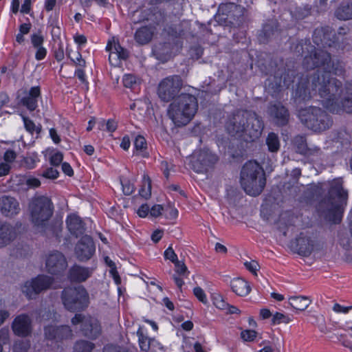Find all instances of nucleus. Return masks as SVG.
Masks as SVG:
<instances>
[{
  "label": "nucleus",
  "instance_id": "1",
  "mask_svg": "<svg viewBox=\"0 0 352 352\" xmlns=\"http://www.w3.org/2000/svg\"><path fill=\"white\" fill-rule=\"evenodd\" d=\"M345 72L342 61L332 60L326 66L325 71L316 69L311 74L312 88L318 91V95L324 99L323 106L331 113L342 115L352 113V90L351 93L342 94V82L331 74L342 76Z\"/></svg>",
  "mask_w": 352,
  "mask_h": 352
},
{
  "label": "nucleus",
  "instance_id": "2",
  "mask_svg": "<svg viewBox=\"0 0 352 352\" xmlns=\"http://www.w3.org/2000/svg\"><path fill=\"white\" fill-rule=\"evenodd\" d=\"M306 194L310 199L318 201L316 209L325 219L334 223L341 221L348 199L342 178L311 184Z\"/></svg>",
  "mask_w": 352,
  "mask_h": 352
},
{
  "label": "nucleus",
  "instance_id": "3",
  "mask_svg": "<svg viewBox=\"0 0 352 352\" xmlns=\"http://www.w3.org/2000/svg\"><path fill=\"white\" fill-rule=\"evenodd\" d=\"M226 129L230 136L252 142L262 134L264 123L255 111L237 109L228 118Z\"/></svg>",
  "mask_w": 352,
  "mask_h": 352
},
{
  "label": "nucleus",
  "instance_id": "4",
  "mask_svg": "<svg viewBox=\"0 0 352 352\" xmlns=\"http://www.w3.org/2000/svg\"><path fill=\"white\" fill-rule=\"evenodd\" d=\"M197 110V98L192 94L182 93L169 105L168 113L174 124L181 126L188 124Z\"/></svg>",
  "mask_w": 352,
  "mask_h": 352
},
{
  "label": "nucleus",
  "instance_id": "5",
  "mask_svg": "<svg viewBox=\"0 0 352 352\" xmlns=\"http://www.w3.org/2000/svg\"><path fill=\"white\" fill-rule=\"evenodd\" d=\"M266 184L265 172L255 161H249L242 167L241 184L245 192L256 197L263 190Z\"/></svg>",
  "mask_w": 352,
  "mask_h": 352
},
{
  "label": "nucleus",
  "instance_id": "6",
  "mask_svg": "<svg viewBox=\"0 0 352 352\" xmlns=\"http://www.w3.org/2000/svg\"><path fill=\"white\" fill-rule=\"evenodd\" d=\"M298 118L301 123L314 132H322L331 127L332 117L324 109L310 106L298 111Z\"/></svg>",
  "mask_w": 352,
  "mask_h": 352
},
{
  "label": "nucleus",
  "instance_id": "7",
  "mask_svg": "<svg viewBox=\"0 0 352 352\" xmlns=\"http://www.w3.org/2000/svg\"><path fill=\"white\" fill-rule=\"evenodd\" d=\"M235 2L221 3L219 6L217 17L218 20L234 28L241 26L247 20L246 10L243 5L247 6L252 3L251 0H236Z\"/></svg>",
  "mask_w": 352,
  "mask_h": 352
},
{
  "label": "nucleus",
  "instance_id": "8",
  "mask_svg": "<svg viewBox=\"0 0 352 352\" xmlns=\"http://www.w3.org/2000/svg\"><path fill=\"white\" fill-rule=\"evenodd\" d=\"M60 298L64 307L71 312L84 311L89 305V293L82 285L65 287Z\"/></svg>",
  "mask_w": 352,
  "mask_h": 352
},
{
  "label": "nucleus",
  "instance_id": "9",
  "mask_svg": "<svg viewBox=\"0 0 352 352\" xmlns=\"http://www.w3.org/2000/svg\"><path fill=\"white\" fill-rule=\"evenodd\" d=\"M29 210L32 223L36 226L43 227L52 216L54 206L48 197L39 196L31 201Z\"/></svg>",
  "mask_w": 352,
  "mask_h": 352
},
{
  "label": "nucleus",
  "instance_id": "10",
  "mask_svg": "<svg viewBox=\"0 0 352 352\" xmlns=\"http://www.w3.org/2000/svg\"><path fill=\"white\" fill-rule=\"evenodd\" d=\"M184 82L179 75H172L163 78L157 87V95L161 100L170 102L179 96Z\"/></svg>",
  "mask_w": 352,
  "mask_h": 352
},
{
  "label": "nucleus",
  "instance_id": "11",
  "mask_svg": "<svg viewBox=\"0 0 352 352\" xmlns=\"http://www.w3.org/2000/svg\"><path fill=\"white\" fill-rule=\"evenodd\" d=\"M73 325L80 324V331L89 339L96 340L102 333V327L99 320L91 316L76 314L71 320Z\"/></svg>",
  "mask_w": 352,
  "mask_h": 352
},
{
  "label": "nucleus",
  "instance_id": "12",
  "mask_svg": "<svg viewBox=\"0 0 352 352\" xmlns=\"http://www.w3.org/2000/svg\"><path fill=\"white\" fill-rule=\"evenodd\" d=\"M54 278L45 274H38L26 281L21 288L22 292L28 299H35L41 292L51 288Z\"/></svg>",
  "mask_w": 352,
  "mask_h": 352
},
{
  "label": "nucleus",
  "instance_id": "13",
  "mask_svg": "<svg viewBox=\"0 0 352 352\" xmlns=\"http://www.w3.org/2000/svg\"><path fill=\"white\" fill-rule=\"evenodd\" d=\"M218 160V156L209 149H201L192 157L191 168L198 173H206L214 167Z\"/></svg>",
  "mask_w": 352,
  "mask_h": 352
},
{
  "label": "nucleus",
  "instance_id": "14",
  "mask_svg": "<svg viewBox=\"0 0 352 352\" xmlns=\"http://www.w3.org/2000/svg\"><path fill=\"white\" fill-rule=\"evenodd\" d=\"M267 113L270 121L276 126H286L289 122V111L281 102H270Z\"/></svg>",
  "mask_w": 352,
  "mask_h": 352
},
{
  "label": "nucleus",
  "instance_id": "15",
  "mask_svg": "<svg viewBox=\"0 0 352 352\" xmlns=\"http://www.w3.org/2000/svg\"><path fill=\"white\" fill-rule=\"evenodd\" d=\"M304 58L303 66L307 69L325 71L326 66L331 62L330 53L322 50H316L315 47Z\"/></svg>",
  "mask_w": 352,
  "mask_h": 352
},
{
  "label": "nucleus",
  "instance_id": "16",
  "mask_svg": "<svg viewBox=\"0 0 352 352\" xmlns=\"http://www.w3.org/2000/svg\"><path fill=\"white\" fill-rule=\"evenodd\" d=\"M67 267V261L65 255L59 251L55 250L50 252L46 257V271L54 276H60L63 274Z\"/></svg>",
  "mask_w": 352,
  "mask_h": 352
},
{
  "label": "nucleus",
  "instance_id": "17",
  "mask_svg": "<svg viewBox=\"0 0 352 352\" xmlns=\"http://www.w3.org/2000/svg\"><path fill=\"white\" fill-rule=\"evenodd\" d=\"M44 337L46 340L54 342H62L72 338V331L68 325L48 324L43 329Z\"/></svg>",
  "mask_w": 352,
  "mask_h": 352
},
{
  "label": "nucleus",
  "instance_id": "18",
  "mask_svg": "<svg viewBox=\"0 0 352 352\" xmlns=\"http://www.w3.org/2000/svg\"><path fill=\"white\" fill-rule=\"evenodd\" d=\"M96 251L93 239L88 235L82 236L75 247V254L77 259L81 262L89 260Z\"/></svg>",
  "mask_w": 352,
  "mask_h": 352
},
{
  "label": "nucleus",
  "instance_id": "19",
  "mask_svg": "<svg viewBox=\"0 0 352 352\" xmlns=\"http://www.w3.org/2000/svg\"><path fill=\"white\" fill-rule=\"evenodd\" d=\"M157 4H149L141 10L140 17L143 21H147L150 25L156 26L164 22L165 12L157 6Z\"/></svg>",
  "mask_w": 352,
  "mask_h": 352
},
{
  "label": "nucleus",
  "instance_id": "20",
  "mask_svg": "<svg viewBox=\"0 0 352 352\" xmlns=\"http://www.w3.org/2000/svg\"><path fill=\"white\" fill-rule=\"evenodd\" d=\"M280 28L276 19L267 20L263 25L258 35V39L261 43H267L277 38L280 36Z\"/></svg>",
  "mask_w": 352,
  "mask_h": 352
},
{
  "label": "nucleus",
  "instance_id": "21",
  "mask_svg": "<svg viewBox=\"0 0 352 352\" xmlns=\"http://www.w3.org/2000/svg\"><path fill=\"white\" fill-rule=\"evenodd\" d=\"M11 327L16 336L28 337L32 333V320L28 315L20 314L14 319Z\"/></svg>",
  "mask_w": 352,
  "mask_h": 352
},
{
  "label": "nucleus",
  "instance_id": "22",
  "mask_svg": "<svg viewBox=\"0 0 352 352\" xmlns=\"http://www.w3.org/2000/svg\"><path fill=\"white\" fill-rule=\"evenodd\" d=\"M314 241L302 232L291 243L293 251L303 256H309L314 250Z\"/></svg>",
  "mask_w": 352,
  "mask_h": 352
},
{
  "label": "nucleus",
  "instance_id": "23",
  "mask_svg": "<svg viewBox=\"0 0 352 352\" xmlns=\"http://www.w3.org/2000/svg\"><path fill=\"white\" fill-rule=\"evenodd\" d=\"M21 211L20 204L17 199L9 195L0 197V212L6 217H14Z\"/></svg>",
  "mask_w": 352,
  "mask_h": 352
},
{
  "label": "nucleus",
  "instance_id": "24",
  "mask_svg": "<svg viewBox=\"0 0 352 352\" xmlns=\"http://www.w3.org/2000/svg\"><path fill=\"white\" fill-rule=\"evenodd\" d=\"M41 98V87H32L28 91H24V96L20 99V104L28 111H34L38 107V101Z\"/></svg>",
  "mask_w": 352,
  "mask_h": 352
},
{
  "label": "nucleus",
  "instance_id": "25",
  "mask_svg": "<svg viewBox=\"0 0 352 352\" xmlns=\"http://www.w3.org/2000/svg\"><path fill=\"white\" fill-rule=\"evenodd\" d=\"M311 74L307 78H300L299 82L296 85L294 95L296 99L302 101L309 100L312 94H318V91H315L312 88L311 81Z\"/></svg>",
  "mask_w": 352,
  "mask_h": 352
},
{
  "label": "nucleus",
  "instance_id": "26",
  "mask_svg": "<svg viewBox=\"0 0 352 352\" xmlns=\"http://www.w3.org/2000/svg\"><path fill=\"white\" fill-rule=\"evenodd\" d=\"M293 144L296 152L305 157L318 155L320 153V148L318 146L310 148L307 143V139L305 135H298L293 140Z\"/></svg>",
  "mask_w": 352,
  "mask_h": 352
},
{
  "label": "nucleus",
  "instance_id": "27",
  "mask_svg": "<svg viewBox=\"0 0 352 352\" xmlns=\"http://www.w3.org/2000/svg\"><path fill=\"white\" fill-rule=\"evenodd\" d=\"M93 270L75 264L72 266L67 273V278L72 283H80L86 281L92 274Z\"/></svg>",
  "mask_w": 352,
  "mask_h": 352
},
{
  "label": "nucleus",
  "instance_id": "28",
  "mask_svg": "<svg viewBox=\"0 0 352 352\" xmlns=\"http://www.w3.org/2000/svg\"><path fill=\"white\" fill-rule=\"evenodd\" d=\"M66 224L68 230L75 237L82 236L85 232V224L82 219L75 214H71L67 216Z\"/></svg>",
  "mask_w": 352,
  "mask_h": 352
},
{
  "label": "nucleus",
  "instance_id": "29",
  "mask_svg": "<svg viewBox=\"0 0 352 352\" xmlns=\"http://www.w3.org/2000/svg\"><path fill=\"white\" fill-rule=\"evenodd\" d=\"M16 236L15 228L10 223L0 221V248L9 244Z\"/></svg>",
  "mask_w": 352,
  "mask_h": 352
},
{
  "label": "nucleus",
  "instance_id": "30",
  "mask_svg": "<svg viewBox=\"0 0 352 352\" xmlns=\"http://www.w3.org/2000/svg\"><path fill=\"white\" fill-rule=\"evenodd\" d=\"M172 50L173 45L171 43L163 42L155 45L152 52L157 59L164 62L170 57Z\"/></svg>",
  "mask_w": 352,
  "mask_h": 352
},
{
  "label": "nucleus",
  "instance_id": "31",
  "mask_svg": "<svg viewBox=\"0 0 352 352\" xmlns=\"http://www.w3.org/2000/svg\"><path fill=\"white\" fill-rule=\"evenodd\" d=\"M230 287L232 292L239 296H246L251 291V287L248 282L241 278H236L232 280Z\"/></svg>",
  "mask_w": 352,
  "mask_h": 352
},
{
  "label": "nucleus",
  "instance_id": "32",
  "mask_svg": "<svg viewBox=\"0 0 352 352\" xmlns=\"http://www.w3.org/2000/svg\"><path fill=\"white\" fill-rule=\"evenodd\" d=\"M335 16L340 20H349L352 19V0L342 2L335 11Z\"/></svg>",
  "mask_w": 352,
  "mask_h": 352
},
{
  "label": "nucleus",
  "instance_id": "33",
  "mask_svg": "<svg viewBox=\"0 0 352 352\" xmlns=\"http://www.w3.org/2000/svg\"><path fill=\"white\" fill-rule=\"evenodd\" d=\"M153 32L147 26H143L138 29L135 33V40L140 45L148 43L153 38Z\"/></svg>",
  "mask_w": 352,
  "mask_h": 352
},
{
  "label": "nucleus",
  "instance_id": "34",
  "mask_svg": "<svg viewBox=\"0 0 352 352\" xmlns=\"http://www.w3.org/2000/svg\"><path fill=\"white\" fill-rule=\"evenodd\" d=\"M291 47L298 55L305 56L307 52L309 53L314 48V46L311 44L309 39H301L296 41V43H293Z\"/></svg>",
  "mask_w": 352,
  "mask_h": 352
},
{
  "label": "nucleus",
  "instance_id": "35",
  "mask_svg": "<svg viewBox=\"0 0 352 352\" xmlns=\"http://www.w3.org/2000/svg\"><path fill=\"white\" fill-rule=\"evenodd\" d=\"M311 300L306 296H293L289 298V305L296 310L304 311L311 304Z\"/></svg>",
  "mask_w": 352,
  "mask_h": 352
},
{
  "label": "nucleus",
  "instance_id": "36",
  "mask_svg": "<svg viewBox=\"0 0 352 352\" xmlns=\"http://www.w3.org/2000/svg\"><path fill=\"white\" fill-rule=\"evenodd\" d=\"M134 146L136 151V154H140L144 157H147L148 153L146 152L147 144L146 139L142 135H138L134 141Z\"/></svg>",
  "mask_w": 352,
  "mask_h": 352
},
{
  "label": "nucleus",
  "instance_id": "37",
  "mask_svg": "<svg viewBox=\"0 0 352 352\" xmlns=\"http://www.w3.org/2000/svg\"><path fill=\"white\" fill-rule=\"evenodd\" d=\"M312 12V6L309 4H305L296 8L294 12V16L297 20H303L311 16Z\"/></svg>",
  "mask_w": 352,
  "mask_h": 352
},
{
  "label": "nucleus",
  "instance_id": "38",
  "mask_svg": "<svg viewBox=\"0 0 352 352\" xmlns=\"http://www.w3.org/2000/svg\"><path fill=\"white\" fill-rule=\"evenodd\" d=\"M21 117L24 123V127L28 133L33 135L34 132L37 134L41 132L42 126L41 124L36 126L34 122L28 117L24 115H21Z\"/></svg>",
  "mask_w": 352,
  "mask_h": 352
},
{
  "label": "nucleus",
  "instance_id": "39",
  "mask_svg": "<svg viewBox=\"0 0 352 352\" xmlns=\"http://www.w3.org/2000/svg\"><path fill=\"white\" fill-rule=\"evenodd\" d=\"M266 144L270 152H276L279 150L280 142L278 135L274 133H270L266 139Z\"/></svg>",
  "mask_w": 352,
  "mask_h": 352
},
{
  "label": "nucleus",
  "instance_id": "40",
  "mask_svg": "<svg viewBox=\"0 0 352 352\" xmlns=\"http://www.w3.org/2000/svg\"><path fill=\"white\" fill-rule=\"evenodd\" d=\"M95 344L87 340H80L76 342L74 346V352H91Z\"/></svg>",
  "mask_w": 352,
  "mask_h": 352
},
{
  "label": "nucleus",
  "instance_id": "41",
  "mask_svg": "<svg viewBox=\"0 0 352 352\" xmlns=\"http://www.w3.org/2000/svg\"><path fill=\"white\" fill-rule=\"evenodd\" d=\"M138 336V341L140 349L143 351L147 352L150 349L151 340L145 336L141 328H139L137 331Z\"/></svg>",
  "mask_w": 352,
  "mask_h": 352
},
{
  "label": "nucleus",
  "instance_id": "42",
  "mask_svg": "<svg viewBox=\"0 0 352 352\" xmlns=\"http://www.w3.org/2000/svg\"><path fill=\"white\" fill-rule=\"evenodd\" d=\"M327 30L325 28H317L314 30L313 33L314 42L317 45H324V40L325 39Z\"/></svg>",
  "mask_w": 352,
  "mask_h": 352
},
{
  "label": "nucleus",
  "instance_id": "43",
  "mask_svg": "<svg viewBox=\"0 0 352 352\" xmlns=\"http://www.w3.org/2000/svg\"><path fill=\"white\" fill-rule=\"evenodd\" d=\"M113 50V56H116L118 59L126 60L129 57V51L122 47L119 42L114 43Z\"/></svg>",
  "mask_w": 352,
  "mask_h": 352
},
{
  "label": "nucleus",
  "instance_id": "44",
  "mask_svg": "<svg viewBox=\"0 0 352 352\" xmlns=\"http://www.w3.org/2000/svg\"><path fill=\"white\" fill-rule=\"evenodd\" d=\"M31 346L29 340H16L12 347L13 352H28Z\"/></svg>",
  "mask_w": 352,
  "mask_h": 352
},
{
  "label": "nucleus",
  "instance_id": "45",
  "mask_svg": "<svg viewBox=\"0 0 352 352\" xmlns=\"http://www.w3.org/2000/svg\"><path fill=\"white\" fill-rule=\"evenodd\" d=\"M139 195L146 199L150 198L151 195V181L148 177L146 179L144 177V184L139 190Z\"/></svg>",
  "mask_w": 352,
  "mask_h": 352
},
{
  "label": "nucleus",
  "instance_id": "46",
  "mask_svg": "<svg viewBox=\"0 0 352 352\" xmlns=\"http://www.w3.org/2000/svg\"><path fill=\"white\" fill-rule=\"evenodd\" d=\"M291 318L287 315H285L280 312H276L272 318V324H279L280 323L287 324L291 321Z\"/></svg>",
  "mask_w": 352,
  "mask_h": 352
},
{
  "label": "nucleus",
  "instance_id": "47",
  "mask_svg": "<svg viewBox=\"0 0 352 352\" xmlns=\"http://www.w3.org/2000/svg\"><path fill=\"white\" fill-rule=\"evenodd\" d=\"M175 267V272L179 275L184 277H187L189 274V271L185 263L183 261H177L174 263Z\"/></svg>",
  "mask_w": 352,
  "mask_h": 352
},
{
  "label": "nucleus",
  "instance_id": "48",
  "mask_svg": "<svg viewBox=\"0 0 352 352\" xmlns=\"http://www.w3.org/2000/svg\"><path fill=\"white\" fill-rule=\"evenodd\" d=\"M31 43L34 48L43 46L44 37L41 34V32L38 33H34L31 35Z\"/></svg>",
  "mask_w": 352,
  "mask_h": 352
},
{
  "label": "nucleus",
  "instance_id": "49",
  "mask_svg": "<svg viewBox=\"0 0 352 352\" xmlns=\"http://www.w3.org/2000/svg\"><path fill=\"white\" fill-rule=\"evenodd\" d=\"M100 124V129L106 126V130L109 132H114L117 128H118V124L117 122L113 120H108L107 123H104V121L102 120L99 123Z\"/></svg>",
  "mask_w": 352,
  "mask_h": 352
},
{
  "label": "nucleus",
  "instance_id": "50",
  "mask_svg": "<svg viewBox=\"0 0 352 352\" xmlns=\"http://www.w3.org/2000/svg\"><path fill=\"white\" fill-rule=\"evenodd\" d=\"M257 333L254 330H244L241 333V338L246 342H252L256 337Z\"/></svg>",
  "mask_w": 352,
  "mask_h": 352
},
{
  "label": "nucleus",
  "instance_id": "51",
  "mask_svg": "<svg viewBox=\"0 0 352 352\" xmlns=\"http://www.w3.org/2000/svg\"><path fill=\"white\" fill-rule=\"evenodd\" d=\"M123 85L126 88H132L136 84V78L133 74H125L122 79Z\"/></svg>",
  "mask_w": 352,
  "mask_h": 352
},
{
  "label": "nucleus",
  "instance_id": "52",
  "mask_svg": "<svg viewBox=\"0 0 352 352\" xmlns=\"http://www.w3.org/2000/svg\"><path fill=\"white\" fill-rule=\"evenodd\" d=\"M213 303L219 309H226L228 306V303L219 294L213 297Z\"/></svg>",
  "mask_w": 352,
  "mask_h": 352
},
{
  "label": "nucleus",
  "instance_id": "53",
  "mask_svg": "<svg viewBox=\"0 0 352 352\" xmlns=\"http://www.w3.org/2000/svg\"><path fill=\"white\" fill-rule=\"evenodd\" d=\"M193 294L196 298L202 303L206 304L208 300L204 291L200 287H196L193 289Z\"/></svg>",
  "mask_w": 352,
  "mask_h": 352
},
{
  "label": "nucleus",
  "instance_id": "54",
  "mask_svg": "<svg viewBox=\"0 0 352 352\" xmlns=\"http://www.w3.org/2000/svg\"><path fill=\"white\" fill-rule=\"evenodd\" d=\"M63 160V155L61 152L58 151L51 155L50 162L51 165L54 166H59Z\"/></svg>",
  "mask_w": 352,
  "mask_h": 352
},
{
  "label": "nucleus",
  "instance_id": "55",
  "mask_svg": "<svg viewBox=\"0 0 352 352\" xmlns=\"http://www.w3.org/2000/svg\"><path fill=\"white\" fill-rule=\"evenodd\" d=\"M190 56L192 58L198 60L204 53V49L200 45H195L190 47Z\"/></svg>",
  "mask_w": 352,
  "mask_h": 352
},
{
  "label": "nucleus",
  "instance_id": "56",
  "mask_svg": "<svg viewBox=\"0 0 352 352\" xmlns=\"http://www.w3.org/2000/svg\"><path fill=\"white\" fill-rule=\"evenodd\" d=\"M165 259L170 260L172 263H175L178 261L177 255L175 254L174 250L171 246H169L164 253Z\"/></svg>",
  "mask_w": 352,
  "mask_h": 352
},
{
  "label": "nucleus",
  "instance_id": "57",
  "mask_svg": "<svg viewBox=\"0 0 352 352\" xmlns=\"http://www.w3.org/2000/svg\"><path fill=\"white\" fill-rule=\"evenodd\" d=\"M10 340V331L8 328L3 327L0 329V343L6 344Z\"/></svg>",
  "mask_w": 352,
  "mask_h": 352
},
{
  "label": "nucleus",
  "instance_id": "58",
  "mask_svg": "<svg viewBox=\"0 0 352 352\" xmlns=\"http://www.w3.org/2000/svg\"><path fill=\"white\" fill-rule=\"evenodd\" d=\"M42 175L44 177L49 178V179H56L59 175V172L52 167L47 168L43 173H42Z\"/></svg>",
  "mask_w": 352,
  "mask_h": 352
},
{
  "label": "nucleus",
  "instance_id": "59",
  "mask_svg": "<svg viewBox=\"0 0 352 352\" xmlns=\"http://www.w3.org/2000/svg\"><path fill=\"white\" fill-rule=\"evenodd\" d=\"M244 265L248 270H249L254 275H256V271L259 268V265L256 261H252L250 262L246 261L244 263Z\"/></svg>",
  "mask_w": 352,
  "mask_h": 352
},
{
  "label": "nucleus",
  "instance_id": "60",
  "mask_svg": "<svg viewBox=\"0 0 352 352\" xmlns=\"http://www.w3.org/2000/svg\"><path fill=\"white\" fill-rule=\"evenodd\" d=\"M22 165L26 168L32 169L36 166V161L34 157L31 156L25 157L22 160Z\"/></svg>",
  "mask_w": 352,
  "mask_h": 352
},
{
  "label": "nucleus",
  "instance_id": "61",
  "mask_svg": "<svg viewBox=\"0 0 352 352\" xmlns=\"http://www.w3.org/2000/svg\"><path fill=\"white\" fill-rule=\"evenodd\" d=\"M35 49H36V52L35 53V58L37 60H43L47 55V50L43 46L35 47Z\"/></svg>",
  "mask_w": 352,
  "mask_h": 352
},
{
  "label": "nucleus",
  "instance_id": "62",
  "mask_svg": "<svg viewBox=\"0 0 352 352\" xmlns=\"http://www.w3.org/2000/svg\"><path fill=\"white\" fill-rule=\"evenodd\" d=\"M165 30L168 35L173 37L177 38L180 36V32L177 30V26L175 25H168L167 28H165Z\"/></svg>",
  "mask_w": 352,
  "mask_h": 352
},
{
  "label": "nucleus",
  "instance_id": "63",
  "mask_svg": "<svg viewBox=\"0 0 352 352\" xmlns=\"http://www.w3.org/2000/svg\"><path fill=\"white\" fill-rule=\"evenodd\" d=\"M75 76L80 80V81L85 84L88 87L89 82H87L84 70L79 68L75 71Z\"/></svg>",
  "mask_w": 352,
  "mask_h": 352
},
{
  "label": "nucleus",
  "instance_id": "64",
  "mask_svg": "<svg viewBox=\"0 0 352 352\" xmlns=\"http://www.w3.org/2000/svg\"><path fill=\"white\" fill-rule=\"evenodd\" d=\"M123 192L124 195H130L134 192V186L129 181L122 182Z\"/></svg>",
  "mask_w": 352,
  "mask_h": 352
}]
</instances>
